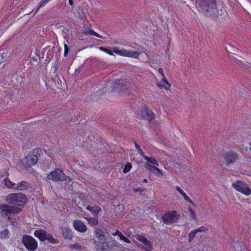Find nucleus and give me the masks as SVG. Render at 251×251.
Returning a JSON list of instances; mask_svg holds the SVG:
<instances>
[{
    "mask_svg": "<svg viewBox=\"0 0 251 251\" xmlns=\"http://www.w3.org/2000/svg\"><path fill=\"white\" fill-rule=\"evenodd\" d=\"M140 53L137 51L127 50L125 49L120 50V55L131 57L133 58H138Z\"/></svg>",
    "mask_w": 251,
    "mask_h": 251,
    "instance_id": "nucleus-14",
    "label": "nucleus"
},
{
    "mask_svg": "<svg viewBox=\"0 0 251 251\" xmlns=\"http://www.w3.org/2000/svg\"><path fill=\"white\" fill-rule=\"evenodd\" d=\"M35 237L38 238L41 242L45 241L47 239L48 233L44 230H36L34 232Z\"/></svg>",
    "mask_w": 251,
    "mask_h": 251,
    "instance_id": "nucleus-16",
    "label": "nucleus"
},
{
    "mask_svg": "<svg viewBox=\"0 0 251 251\" xmlns=\"http://www.w3.org/2000/svg\"><path fill=\"white\" fill-rule=\"evenodd\" d=\"M50 166V163L49 161L45 164V167L47 168H49Z\"/></svg>",
    "mask_w": 251,
    "mask_h": 251,
    "instance_id": "nucleus-49",
    "label": "nucleus"
},
{
    "mask_svg": "<svg viewBox=\"0 0 251 251\" xmlns=\"http://www.w3.org/2000/svg\"><path fill=\"white\" fill-rule=\"evenodd\" d=\"M46 240H48L49 242L54 244H56L59 243V240L57 239L54 238L51 234L48 233L47 236Z\"/></svg>",
    "mask_w": 251,
    "mask_h": 251,
    "instance_id": "nucleus-25",
    "label": "nucleus"
},
{
    "mask_svg": "<svg viewBox=\"0 0 251 251\" xmlns=\"http://www.w3.org/2000/svg\"><path fill=\"white\" fill-rule=\"evenodd\" d=\"M100 50L110 54V55H113V52H112V51H111L109 49H106V48H104V47H100Z\"/></svg>",
    "mask_w": 251,
    "mask_h": 251,
    "instance_id": "nucleus-35",
    "label": "nucleus"
},
{
    "mask_svg": "<svg viewBox=\"0 0 251 251\" xmlns=\"http://www.w3.org/2000/svg\"><path fill=\"white\" fill-rule=\"evenodd\" d=\"M109 247L111 248H114L115 247H119V243L117 242H116V240L113 239L109 241Z\"/></svg>",
    "mask_w": 251,
    "mask_h": 251,
    "instance_id": "nucleus-31",
    "label": "nucleus"
},
{
    "mask_svg": "<svg viewBox=\"0 0 251 251\" xmlns=\"http://www.w3.org/2000/svg\"><path fill=\"white\" fill-rule=\"evenodd\" d=\"M0 215L1 216L6 217L12 214V206L7 204L0 205Z\"/></svg>",
    "mask_w": 251,
    "mask_h": 251,
    "instance_id": "nucleus-12",
    "label": "nucleus"
},
{
    "mask_svg": "<svg viewBox=\"0 0 251 251\" xmlns=\"http://www.w3.org/2000/svg\"><path fill=\"white\" fill-rule=\"evenodd\" d=\"M250 145H251V143H250Z\"/></svg>",
    "mask_w": 251,
    "mask_h": 251,
    "instance_id": "nucleus-54",
    "label": "nucleus"
},
{
    "mask_svg": "<svg viewBox=\"0 0 251 251\" xmlns=\"http://www.w3.org/2000/svg\"><path fill=\"white\" fill-rule=\"evenodd\" d=\"M64 49H65V50H64V55L65 56H66L68 55L69 50V47L66 44H65V45H64Z\"/></svg>",
    "mask_w": 251,
    "mask_h": 251,
    "instance_id": "nucleus-40",
    "label": "nucleus"
},
{
    "mask_svg": "<svg viewBox=\"0 0 251 251\" xmlns=\"http://www.w3.org/2000/svg\"><path fill=\"white\" fill-rule=\"evenodd\" d=\"M38 58L40 59L39 57L38 56L36 55V56H35V57H34V56H33L32 57H31V59L32 60H33V61H37V59H38Z\"/></svg>",
    "mask_w": 251,
    "mask_h": 251,
    "instance_id": "nucleus-48",
    "label": "nucleus"
},
{
    "mask_svg": "<svg viewBox=\"0 0 251 251\" xmlns=\"http://www.w3.org/2000/svg\"><path fill=\"white\" fill-rule=\"evenodd\" d=\"M223 156L226 164L232 163L238 159L237 154L233 151L226 152Z\"/></svg>",
    "mask_w": 251,
    "mask_h": 251,
    "instance_id": "nucleus-9",
    "label": "nucleus"
},
{
    "mask_svg": "<svg viewBox=\"0 0 251 251\" xmlns=\"http://www.w3.org/2000/svg\"><path fill=\"white\" fill-rule=\"evenodd\" d=\"M47 177L48 179L54 181H60L64 179L65 175L62 170L59 169H55L48 175Z\"/></svg>",
    "mask_w": 251,
    "mask_h": 251,
    "instance_id": "nucleus-7",
    "label": "nucleus"
},
{
    "mask_svg": "<svg viewBox=\"0 0 251 251\" xmlns=\"http://www.w3.org/2000/svg\"><path fill=\"white\" fill-rule=\"evenodd\" d=\"M146 169H148L150 172L153 173L156 175L158 176L159 175H162V173L161 171L155 167V166H152L150 164H148L146 167Z\"/></svg>",
    "mask_w": 251,
    "mask_h": 251,
    "instance_id": "nucleus-19",
    "label": "nucleus"
},
{
    "mask_svg": "<svg viewBox=\"0 0 251 251\" xmlns=\"http://www.w3.org/2000/svg\"><path fill=\"white\" fill-rule=\"evenodd\" d=\"M73 226L77 231L83 233L87 230V226L85 224L79 220H75L73 222Z\"/></svg>",
    "mask_w": 251,
    "mask_h": 251,
    "instance_id": "nucleus-11",
    "label": "nucleus"
},
{
    "mask_svg": "<svg viewBox=\"0 0 251 251\" xmlns=\"http://www.w3.org/2000/svg\"><path fill=\"white\" fill-rule=\"evenodd\" d=\"M88 224L92 226H96L98 225L99 220L98 216L95 217L87 218H86Z\"/></svg>",
    "mask_w": 251,
    "mask_h": 251,
    "instance_id": "nucleus-22",
    "label": "nucleus"
},
{
    "mask_svg": "<svg viewBox=\"0 0 251 251\" xmlns=\"http://www.w3.org/2000/svg\"><path fill=\"white\" fill-rule=\"evenodd\" d=\"M176 190L177 191H178L181 195L184 197V200L191 203H193V202L192 200L190 199L189 197L187 196V195L184 193V192L183 191V190L179 186H176Z\"/></svg>",
    "mask_w": 251,
    "mask_h": 251,
    "instance_id": "nucleus-23",
    "label": "nucleus"
},
{
    "mask_svg": "<svg viewBox=\"0 0 251 251\" xmlns=\"http://www.w3.org/2000/svg\"><path fill=\"white\" fill-rule=\"evenodd\" d=\"M144 158L145 160H147L149 162L153 164L152 166H158V163L157 161L153 157H149L148 156H144Z\"/></svg>",
    "mask_w": 251,
    "mask_h": 251,
    "instance_id": "nucleus-28",
    "label": "nucleus"
},
{
    "mask_svg": "<svg viewBox=\"0 0 251 251\" xmlns=\"http://www.w3.org/2000/svg\"><path fill=\"white\" fill-rule=\"evenodd\" d=\"M160 88H164L166 90H169L171 87V85L167 81L165 76L162 77V80L157 84Z\"/></svg>",
    "mask_w": 251,
    "mask_h": 251,
    "instance_id": "nucleus-20",
    "label": "nucleus"
},
{
    "mask_svg": "<svg viewBox=\"0 0 251 251\" xmlns=\"http://www.w3.org/2000/svg\"><path fill=\"white\" fill-rule=\"evenodd\" d=\"M112 52H114L119 55H120V50H119L117 48H114Z\"/></svg>",
    "mask_w": 251,
    "mask_h": 251,
    "instance_id": "nucleus-44",
    "label": "nucleus"
},
{
    "mask_svg": "<svg viewBox=\"0 0 251 251\" xmlns=\"http://www.w3.org/2000/svg\"><path fill=\"white\" fill-rule=\"evenodd\" d=\"M112 235L113 236H116V235L119 236V237H120L121 240H123L124 241H125V242H126L127 243H130V241L127 238L124 236L122 234V233L121 232H120L118 230H117V231L113 233Z\"/></svg>",
    "mask_w": 251,
    "mask_h": 251,
    "instance_id": "nucleus-24",
    "label": "nucleus"
},
{
    "mask_svg": "<svg viewBox=\"0 0 251 251\" xmlns=\"http://www.w3.org/2000/svg\"><path fill=\"white\" fill-rule=\"evenodd\" d=\"M196 5L199 12L214 20L223 15V11L216 0H196Z\"/></svg>",
    "mask_w": 251,
    "mask_h": 251,
    "instance_id": "nucleus-1",
    "label": "nucleus"
},
{
    "mask_svg": "<svg viewBox=\"0 0 251 251\" xmlns=\"http://www.w3.org/2000/svg\"><path fill=\"white\" fill-rule=\"evenodd\" d=\"M131 168L132 164H131V163L127 162L125 166L124 169L123 170V172L124 173H127L130 171Z\"/></svg>",
    "mask_w": 251,
    "mask_h": 251,
    "instance_id": "nucleus-29",
    "label": "nucleus"
},
{
    "mask_svg": "<svg viewBox=\"0 0 251 251\" xmlns=\"http://www.w3.org/2000/svg\"><path fill=\"white\" fill-rule=\"evenodd\" d=\"M107 85H110L112 89L118 92L122 91L126 94L129 95L131 88L127 87L126 82L123 80L116 79L107 82Z\"/></svg>",
    "mask_w": 251,
    "mask_h": 251,
    "instance_id": "nucleus-3",
    "label": "nucleus"
},
{
    "mask_svg": "<svg viewBox=\"0 0 251 251\" xmlns=\"http://www.w3.org/2000/svg\"><path fill=\"white\" fill-rule=\"evenodd\" d=\"M95 234L96 239L94 240L105 241L106 240L104 232L100 229L95 228Z\"/></svg>",
    "mask_w": 251,
    "mask_h": 251,
    "instance_id": "nucleus-17",
    "label": "nucleus"
},
{
    "mask_svg": "<svg viewBox=\"0 0 251 251\" xmlns=\"http://www.w3.org/2000/svg\"><path fill=\"white\" fill-rule=\"evenodd\" d=\"M196 231H197V232H201L202 231H205L206 230V228L203 226H202L199 228H198L197 229H195Z\"/></svg>",
    "mask_w": 251,
    "mask_h": 251,
    "instance_id": "nucleus-41",
    "label": "nucleus"
},
{
    "mask_svg": "<svg viewBox=\"0 0 251 251\" xmlns=\"http://www.w3.org/2000/svg\"><path fill=\"white\" fill-rule=\"evenodd\" d=\"M22 241L29 251H34L37 248V242L31 236L28 235H23Z\"/></svg>",
    "mask_w": 251,
    "mask_h": 251,
    "instance_id": "nucleus-4",
    "label": "nucleus"
},
{
    "mask_svg": "<svg viewBox=\"0 0 251 251\" xmlns=\"http://www.w3.org/2000/svg\"><path fill=\"white\" fill-rule=\"evenodd\" d=\"M197 233L195 229L191 231L189 234V242H191L195 238L196 234Z\"/></svg>",
    "mask_w": 251,
    "mask_h": 251,
    "instance_id": "nucleus-30",
    "label": "nucleus"
},
{
    "mask_svg": "<svg viewBox=\"0 0 251 251\" xmlns=\"http://www.w3.org/2000/svg\"><path fill=\"white\" fill-rule=\"evenodd\" d=\"M144 191V190L142 188H135L134 189V192L135 193L140 192V193H142Z\"/></svg>",
    "mask_w": 251,
    "mask_h": 251,
    "instance_id": "nucleus-45",
    "label": "nucleus"
},
{
    "mask_svg": "<svg viewBox=\"0 0 251 251\" xmlns=\"http://www.w3.org/2000/svg\"><path fill=\"white\" fill-rule=\"evenodd\" d=\"M2 52L0 50V64L3 62L4 57L1 56Z\"/></svg>",
    "mask_w": 251,
    "mask_h": 251,
    "instance_id": "nucleus-47",
    "label": "nucleus"
},
{
    "mask_svg": "<svg viewBox=\"0 0 251 251\" xmlns=\"http://www.w3.org/2000/svg\"><path fill=\"white\" fill-rule=\"evenodd\" d=\"M63 180H65L66 183L69 184L72 181V179L70 177L65 175V178Z\"/></svg>",
    "mask_w": 251,
    "mask_h": 251,
    "instance_id": "nucleus-43",
    "label": "nucleus"
},
{
    "mask_svg": "<svg viewBox=\"0 0 251 251\" xmlns=\"http://www.w3.org/2000/svg\"><path fill=\"white\" fill-rule=\"evenodd\" d=\"M6 201L10 204L17 206H23L27 202V198L25 195L22 193H12L8 195Z\"/></svg>",
    "mask_w": 251,
    "mask_h": 251,
    "instance_id": "nucleus-2",
    "label": "nucleus"
},
{
    "mask_svg": "<svg viewBox=\"0 0 251 251\" xmlns=\"http://www.w3.org/2000/svg\"><path fill=\"white\" fill-rule=\"evenodd\" d=\"M143 182L147 183L148 182V180L147 179H144V180L142 181Z\"/></svg>",
    "mask_w": 251,
    "mask_h": 251,
    "instance_id": "nucleus-53",
    "label": "nucleus"
},
{
    "mask_svg": "<svg viewBox=\"0 0 251 251\" xmlns=\"http://www.w3.org/2000/svg\"><path fill=\"white\" fill-rule=\"evenodd\" d=\"M5 185L9 188H13L15 189L16 184L11 181L8 178L4 179Z\"/></svg>",
    "mask_w": 251,
    "mask_h": 251,
    "instance_id": "nucleus-26",
    "label": "nucleus"
},
{
    "mask_svg": "<svg viewBox=\"0 0 251 251\" xmlns=\"http://www.w3.org/2000/svg\"><path fill=\"white\" fill-rule=\"evenodd\" d=\"M158 71L163 77L165 76L162 68H159Z\"/></svg>",
    "mask_w": 251,
    "mask_h": 251,
    "instance_id": "nucleus-46",
    "label": "nucleus"
},
{
    "mask_svg": "<svg viewBox=\"0 0 251 251\" xmlns=\"http://www.w3.org/2000/svg\"><path fill=\"white\" fill-rule=\"evenodd\" d=\"M29 187V184L25 181H22L18 183L15 186V190L18 191H24L27 190Z\"/></svg>",
    "mask_w": 251,
    "mask_h": 251,
    "instance_id": "nucleus-18",
    "label": "nucleus"
},
{
    "mask_svg": "<svg viewBox=\"0 0 251 251\" xmlns=\"http://www.w3.org/2000/svg\"><path fill=\"white\" fill-rule=\"evenodd\" d=\"M135 145L136 148L138 150V153L144 158V156H146L144 155L143 151L141 150L139 146L136 142H135Z\"/></svg>",
    "mask_w": 251,
    "mask_h": 251,
    "instance_id": "nucleus-33",
    "label": "nucleus"
},
{
    "mask_svg": "<svg viewBox=\"0 0 251 251\" xmlns=\"http://www.w3.org/2000/svg\"><path fill=\"white\" fill-rule=\"evenodd\" d=\"M232 186L237 191L246 195L249 196L251 194V189L248 185L242 181H237L232 183Z\"/></svg>",
    "mask_w": 251,
    "mask_h": 251,
    "instance_id": "nucleus-5",
    "label": "nucleus"
},
{
    "mask_svg": "<svg viewBox=\"0 0 251 251\" xmlns=\"http://www.w3.org/2000/svg\"><path fill=\"white\" fill-rule=\"evenodd\" d=\"M69 3L70 5H72L73 4V0H69Z\"/></svg>",
    "mask_w": 251,
    "mask_h": 251,
    "instance_id": "nucleus-51",
    "label": "nucleus"
},
{
    "mask_svg": "<svg viewBox=\"0 0 251 251\" xmlns=\"http://www.w3.org/2000/svg\"><path fill=\"white\" fill-rule=\"evenodd\" d=\"M90 34L92 35H93L94 36H96V37H99V38H102V36L100 35L99 34H98L97 32H95L94 31L91 30V31H90Z\"/></svg>",
    "mask_w": 251,
    "mask_h": 251,
    "instance_id": "nucleus-42",
    "label": "nucleus"
},
{
    "mask_svg": "<svg viewBox=\"0 0 251 251\" xmlns=\"http://www.w3.org/2000/svg\"><path fill=\"white\" fill-rule=\"evenodd\" d=\"M60 229L62 233V236L64 238L69 240H71L72 239L73 234L72 230L70 229L68 226H62Z\"/></svg>",
    "mask_w": 251,
    "mask_h": 251,
    "instance_id": "nucleus-15",
    "label": "nucleus"
},
{
    "mask_svg": "<svg viewBox=\"0 0 251 251\" xmlns=\"http://www.w3.org/2000/svg\"><path fill=\"white\" fill-rule=\"evenodd\" d=\"M97 251H107L109 248L108 242L105 241L94 240Z\"/></svg>",
    "mask_w": 251,
    "mask_h": 251,
    "instance_id": "nucleus-10",
    "label": "nucleus"
},
{
    "mask_svg": "<svg viewBox=\"0 0 251 251\" xmlns=\"http://www.w3.org/2000/svg\"><path fill=\"white\" fill-rule=\"evenodd\" d=\"M9 231L8 229H5L3 231L0 232V238L1 239H6L9 237Z\"/></svg>",
    "mask_w": 251,
    "mask_h": 251,
    "instance_id": "nucleus-27",
    "label": "nucleus"
},
{
    "mask_svg": "<svg viewBox=\"0 0 251 251\" xmlns=\"http://www.w3.org/2000/svg\"><path fill=\"white\" fill-rule=\"evenodd\" d=\"M81 67H79L77 69H76L75 70V72H76L77 71L80 72V70H81Z\"/></svg>",
    "mask_w": 251,
    "mask_h": 251,
    "instance_id": "nucleus-52",
    "label": "nucleus"
},
{
    "mask_svg": "<svg viewBox=\"0 0 251 251\" xmlns=\"http://www.w3.org/2000/svg\"><path fill=\"white\" fill-rule=\"evenodd\" d=\"M12 214L19 213L22 211V209L15 206H12Z\"/></svg>",
    "mask_w": 251,
    "mask_h": 251,
    "instance_id": "nucleus-34",
    "label": "nucleus"
},
{
    "mask_svg": "<svg viewBox=\"0 0 251 251\" xmlns=\"http://www.w3.org/2000/svg\"><path fill=\"white\" fill-rule=\"evenodd\" d=\"M12 215H9V216H6L7 217L8 220L10 221L12 219V217H11Z\"/></svg>",
    "mask_w": 251,
    "mask_h": 251,
    "instance_id": "nucleus-50",
    "label": "nucleus"
},
{
    "mask_svg": "<svg viewBox=\"0 0 251 251\" xmlns=\"http://www.w3.org/2000/svg\"><path fill=\"white\" fill-rule=\"evenodd\" d=\"M138 114H140L141 118L148 121H151L155 118L154 113L146 107L143 108Z\"/></svg>",
    "mask_w": 251,
    "mask_h": 251,
    "instance_id": "nucleus-8",
    "label": "nucleus"
},
{
    "mask_svg": "<svg viewBox=\"0 0 251 251\" xmlns=\"http://www.w3.org/2000/svg\"><path fill=\"white\" fill-rule=\"evenodd\" d=\"M179 215L174 211H169L166 212L161 217L162 220L166 224H171L176 223L179 219Z\"/></svg>",
    "mask_w": 251,
    "mask_h": 251,
    "instance_id": "nucleus-6",
    "label": "nucleus"
},
{
    "mask_svg": "<svg viewBox=\"0 0 251 251\" xmlns=\"http://www.w3.org/2000/svg\"><path fill=\"white\" fill-rule=\"evenodd\" d=\"M137 239L143 244L148 241L147 239L143 235H138L137 237Z\"/></svg>",
    "mask_w": 251,
    "mask_h": 251,
    "instance_id": "nucleus-36",
    "label": "nucleus"
},
{
    "mask_svg": "<svg viewBox=\"0 0 251 251\" xmlns=\"http://www.w3.org/2000/svg\"><path fill=\"white\" fill-rule=\"evenodd\" d=\"M38 160V156L33 153H29L25 157V162L29 166L35 165Z\"/></svg>",
    "mask_w": 251,
    "mask_h": 251,
    "instance_id": "nucleus-13",
    "label": "nucleus"
},
{
    "mask_svg": "<svg viewBox=\"0 0 251 251\" xmlns=\"http://www.w3.org/2000/svg\"><path fill=\"white\" fill-rule=\"evenodd\" d=\"M144 248L146 251H151L152 249V245L149 241H147L144 244Z\"/></svg>",
    "mask_w": 251,
    "mask_h": 251,
    "instance_id": "nucleus-32",
    "label": "nucleus"
},
{
    "mask_svg": "<svg viewBox=\"0 0 251 251\" xmlns=\"http://www.w3.org/2000/svg\"><path fill=\"white\" fill-rule=\"evenodd\" d=\"M188 211L190 213V217L192 218H193L194 219H196V216L195 214V212L194 211L192 210V209L190 207H189L188 208Z\"/></svg>",
    "mask_w": 251,
    "mask_h": 251,
    "instance_id": "nucleus-38",
    "label": "nucleus"
},
{
    "mask_svg": "<svg viewBox=\"0 0 251 251\" xmlns=\"http://www.w3.org/2000/svg\"><path fill=\"white\" fill-rule=\"evenodd\" d=\"M86 209L91 211L93 215H95L96 216H97L99 212L101 210V208L98 206H91L90 205H88L86 207Z\"/></svg>",
    "mask_w": 251,
    "mask_h": 251,
    "instance_id": "nucleus-21",
    "label": "nucleus"
},
{
    "mask_svg": "<svg viewBox=\"0 0 251 251\" xmlns=\"http://www.w3.org/2000/svg\"><path fill=\"white\" fill-rule=\"evenodd\" d=\"M49 1H48V0H42L40 3V5H39V6L38 7V8H37V9L36 10V11H37V10L40 8V7H43L45 5V4H46Z\"/></svg>",
    "mask_w": 251,
    "mask_h": 251,
    "instance_id": "nucleus-39",
    "label": "nucleus"
},
{
    "mask_svg": "<svg viewBox=\"0 0 251 251\" xmlns=\"http://www.w3.org/2000/svg\"><path fill=\"white\" fill-rule=\"evenodd\" d=\"M81 247H82V246H81L80 245H79L78 244H75L71 245L70 247L71 249H74L78 250L81 249Z\"/></svg>",
    "mask_w": 251,
    "mask_h": 251,
    "instance_id": "nucleus-37",
    "label": "nucleus"
}]
</instances>
